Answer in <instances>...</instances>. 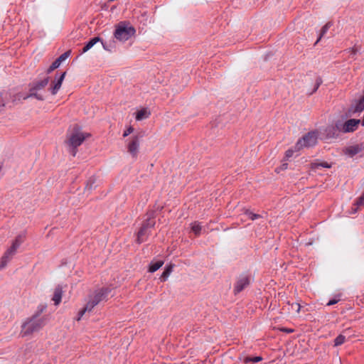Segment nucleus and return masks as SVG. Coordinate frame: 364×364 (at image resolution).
Segmentation results:
<instances>
[{"mask_svg": "<svg viewBox=\"0 0 364 364\" xmlns=\"http://www.w3.org/2000/svg\"><path fill=\"white\" fill-rule=\"evenodd\" d=\"M36 313L22 324L21 333L23 336H28L40 331L46 323V318L41 316V312Z\"/></svg>", "mask_w": 364, "mask_h": 364, "instance_id": "f257e3e1", "label": "nucleus"}, {"mask_svg": "<svg viewBox=\"0 0 364 364\" xmlns=\"http://www.w3.org/2000/svg\"><path fill=\"white\" fill-rule=\"evenodd\" d=\"M90 136V134L82 132L78 127L74 128L68 139V143L70 146V153L73 156L77 154V148Z\"/></svg>", "mask_w": 364, "mask_h": 364, "instance_id": "f03ea898", "label": "nucleus"}, {"mask_svg": "<svg viewBox=\"0 0 364 364\" xmlns=\"http://www.w3.org/2000/svg\"><path fill=\"white\" fill-rule=\"evenodd\" d=\"M26 238V233L22 232L18 235L12 242L11 246L5 252L4 255L0 260V270L4 269L8 262L12 259L16 252L17 249L23 242Z\"/></svg>", "mask_w": 364, "mask_h": 364, "instance_id": "7ed1b4c3", "label": "nucleus"}, {"mask_svg": "<svg viewBox=\"0 0 364 364\" xmlns=\"http://www.w3.org/2000/svg\"><path fill=\"white\" fill-rule=\"evenodd\" d=\"M134 27L126 25L121 22L116 27L114 33V38L120 41H126L129 40L135 33Z\"/></svg>", "mask_w": 364, "mask_h": 364, "instance_id": "20e7f679", "label": "nucleus"}, {"mask_svg": "<svg viewBox=\"0 0 364 364\" xmlns=\"http://www.w3.org/2000/svg\"><path fill=\"white\" fill-rule=\"evenodd\" d=\"M316 142L317 134L314 132H309L298 140L294 148L296 151H299L303 148L314 146Z\"/></svg>", "mask_w": 364, "mask_h": 364, "instance_id": "39448f33", "label": "nucleus"}, {"mask_svg": "<svg viewBox=\"0 0 364 364\" xmlns=\"http://www.w3.org/2000/svg\"><path fill=\"white\" fill-rule=\"evenodd\" d=\"M155 225V221L151 216H149L146 221L143 223L140 230L137 233L136 242L141 244L146 240L149 235L150 228Z\"/></svg>", "mask_w": 364, "mask_h": 364, "instance_id": "423d86ee", "label": "nucleus"}, {"mask_svg": "<svg viewBox=\"0 0 364 364\" xmlns=\"http://www.w3.org/2000/svg\"><path fill=\"white\" fill-rule=\"evenodd\" d=\"M48 82L49 78L46 77L43 80L34 83L29 90V94L23 97V99L26 100L29 97H35L38 100H43V96L38 93V91L43 89L48 84Z\"/></svg>", "mask_w": 364, "mask_h": 364, "instance_id": "0eeeda50", "label": "nucleus"}, {"mask_svg": "<svg viewBox=\"0 0 364 364\" xmlns=\"http://www.w3.org/2000/svg\"><path fill=\"white\" fill-rule=\"evenodd\" d=\"M109 293L110 289L109 288H102L96 291L95 294L90 297V299L94 301V305H97L101 301H106Z\"/></svg>", "mask_w": 364, "mask_h": 364, "instance_id": "6e6552de", "label": "nucleus"}, {"mask_svg": "<svg viewBox=\"0 0 364 364\" xmlns=\"http://www.w3.org/2000/svg\"><path fill=\"white\" fill-rule=\"evenodd\" d=\"M250 283V278L247 275H241L237 279L235 287L234 292L235 294H238L245 289Z\"/></svg>", "mask_w": 364, "mask_h": 364, "instance_id": "1a4fd4ad", "label": "nucleus"}, {"mask_svg": "<svg viewBox=\"0 0 364 364\" xmlns=\"http://www.w3.org/2000/svg\"><path fill=\"white\" fill-rule=\"evenodd\" d=\"M364 110V100L361 98L355 102V104L352 105L351 107L348 109V115L349 117L355 116L356 114H360Z\"/></svg>", "mask_w": 364, "mask_h": 364, "instance_id": "9d476101", "label": "nucleus"}, {"mask_svg": "<svg viewBox=\"0 0 364 364\" xmlns=\"http://www.w3.org/2000/svg\"><path fill=\"white\" fill-rule=\"evenodd\" d=\"M139 146V139L138 136H134L132 138L130 142L128 144V151L132 156H136L138 153Z\"/></svg>", "mask_w": 364, "mask_h": 364, "instance_id": "9b49d317", "label": "nucleus"}, {"mask_svg": "<svg viewBox=\"0 0 364 364\" xmlns=\"http://www.w3.org/2000/svg\"><path fill=\"white\" fill-rule=\"evenodd\" d=\"M360 119H350L347 120L343 126L342 131L343 132H351L356 129L358 125L360 123Z\"/></svg>", "mask_w": 364, "mask_h": 364, "instance_id": "f8f14e48", "label": "nucleus"}, {"mask_svg": "<svg viewBox=\"0 0 364 364\" xmlns=\"http://www.w3.org/2000/svg\"><path fill=\"white\" fill-rule=\"evenodd\" d=\"M66 73L64 72L60 77L54 82L53 85L50 87V91L53 95H55L58 91L60 90L62 82L64 80Z\"/></svg>", "mask_w": 364, "mask_h": 364, "instance_id": "ddd939ff", "label": "nucleus"}, {"mask_svg": "<svg viewBox=\"0 0 364 364\" xmlns=\"http://www.w3.org/2000/svg\"><path fill=\"white\" fill-rule=\"evenodd\" d=\"M94 304H95L94 301L90 299V300L88 301V302L87 303L85 306L81 311H79L77 321L80 320L82 316L86 312H90L92 310V309L96 306V305H94Z\"/></svg>", "mask_w": 364, "mask_h": 364, "instance_id": "4468645a", "label": "nucleus"}, {"mask_svg": "<svg viewBox=\"0 0 364 364\" xmlns=\"http://www.w3.org/2000/svg\"><path fill=\"white\" fill-rule=\"evenodd\" d=\"M362 151V146L360 145H354L349 146L346 149V154L353 157L358 154Z\"/></svg>", "mask_w": 364, "mask_h": 364, "instance_id": "2eb2a0df", "label": "nucleus"}, {"mask_svg": "<svg viewBox=\"0 0 364 364\" xmlns=\"http://www.w3.org/2000/svg\"><path fill=\"white\" fill-rule=\"evenodd\" d=\"M63 290L60 287H58L55 289L53 301H54L55 305H58L61 301Z\"/></svg>", "mask_w": 364, "mask_h": 364, "instance_id": "dca6fc26", "label": "nucleus"}, {"mask_svg": "<svg viewBox=\"0 0 364 364\" xmlns=\"http://www.w3.org/2000/svg\"><path fill=\"white\" fill-rule=\"evenodd\" d=\"M101 41V38L100 37H95L92 38L89 42L87 43V44L84 46L82 50V53H86L88 51L90 48H92L94 45H95L97 42Z\"/></svg>", "mask_w": 364, "mask_h": 364, "instance_id": "f3484780", "label": "nucleus"}, {"mask_svg": "<svg viewBox=\"0 0 364 364\" xmlns=\"http://www.w3.org/2000/svg\"><path fill=\"white\" fill-rule=\"evenodd\" d=\"M173 266L172 264H170L166 268V269L164 271V272L162 273L159 278L161 282H165L167 279V278L173 271Z\"/></svg>", "mask_w": 364, "mask_h": 364, "instance_id": "a211bd4d", "label": "nucleus"}, {"mask_svg": "<svg viewBox=\"0 0 364 364\" xmlns=\"http://www.w3.org/2000/svg\"><path fill=\"white\" fill-rule=\"evenodd\" d=\"M150 113L146 109H142L136 112V119L138 121L148 118Z\"/></svg>", "mask_w": 364, "mask_h": 364, "instance_id": "6ab92c4d", "label": "nucleus"}, {"mask_svg": "<svg viewBox=\"0 0 364 364\" xmlns=\"http://www.w3.org/2000/svg\"><path fill=\"white\" fill-rule=\"evenodd\" d=\"M331 22H328L327 23H326L323 28H321V33L319 34V36L318 38V39L316 40L315 44H317L321 40V38L324 36V35L327 33V31H328V29L330 28V27L331 26Z\"/></svg>", "mask_w": 364, "mask_h": 364, "instance_id": "aec40b11", "label": "nucleus"}, {"mask_svg": "<svg viewBox=\"0 0 364 364\" xmlns=\"http://www.w3.org/2000/svg\"><path fill=\"white\" fill-rule=\"evenodd\" d=\"M163 264L164 262L161 260L151 263L149 267V272H154L157 271Z\"/></svg>", "mask_w": 364, "mask_h": 364, "instance_id": "412c9836", "label": "nucleus"}, {"mask_svg": "<svg viewBox=\"0 0 364 364\" xmlns=\"http://www.w3.org/2000/svg\"><path fill=\"white\" fill-rule=\"evenodd\" d=\"M102 43V47L105 50L108 51H112L115 48V45L114 41H109V42H103L100 41Z\"/></svg>", "mask_w": 364, "mask_h": 364, "instance_id": "4be33fe9", "label": "nucleus"}, {"mask_svg": "<svg viewBox=\"0 0 364 364\" xmlns=\"http://www.w3.org/2000/svg\"><path fill=\"white\" fill-rule=\"evenodd\" d=\"M191 230L196 235H198L201 231V225L198 222H194L191 224Z\"/></svg>", "mask_w": 364, "mask_h": 364, "instance_id": "5701e85b", "label": "nucleus"}, {"mask_svg": "<svg viewBox=\"0 0 364 364\" xmlns=\"http://www.w3.org/2000/svg\"><path fill=\"white\" fill-rule=\"evenodd\" d=\"M346 341V336L343 334L338 335L334 340V346H338L344 343Z\"/></svg>", "mask_w": 364, "mask_h": 364, "instance_id": "b1692460", "label": "nucleus"}, {"mask_svg": "<svg viewBox=\"0 0 364 364\" xmlns=\"http://www.w3.org/2000/svg\"><path fill=\"white\" fill-rule=\"evenodd\" d=\"M71 51L68 50L60 55L56 60H59L58 62L61 64V63L65 60L70 55Z\"/></svg>", "mask_w": 364, "mask_h": 364, "instance_id": "393cba45", "label": "nucleus"}, {"mask_svg": "<svg viewBox=\"0 0 364 364\" xmlns=\"http://www.w3.org/2000/svg\"><path fill=\"white\" fill-rule=\"evenodd\" d=\"M59 60H55L51 65L48 68L47 72L48 73H51L52 71H53L55 69L58 68L60 65V63L58 62Z\"/></svg>", "mask_w": 364, "mask_h": 364, "instance_id": "a878e982", "label": "nucleus"}, {"mask_svg": "<svg viewBox=\"0 0 364 364\" xmlns=\"http://www.w3.org/2000/svg\"><path fill=\"white\" fill-rule=\"evenodd\" d=\"M245 214L252 220H255L256 219H258V218H261V215H259V214H255V213H252L251 211L250 210H247L245 212Z\"/></svg>", "mask_w": 364, "mask_h": 364, "instance_id": "bb28decb", "label": "nucleus"}, {"mask_svg": "<svg viewBox=\"0 0 364 364\" xmlns=\"http://www.w3.org/2000/svg\"><path fill=\"white\" fill-rule=\"evenodd\" d=\"M290 306L292 311H295L296 313L300 311L301 306L299 303H292L290 304Z\"/></svg>", "mask_w": 364, "mask_h": 364, "instance_id": "cd10ccee", "label": "nucleus"}, {"mask_svg": "<svg viewBox=\"0 0 364 364\" xmlns=\"http://www.w3.org/2000/svg\"><path fill=\"white\" fill-rule=\"evenodd\" d=\"M319 167L330 168L331 166L327 162H321L314 164V168H318Z\"/></svg>", "mask_w": 364, "mask_h": 364, "instance_id": "c85d7f7f", "label": "nucleus"}, {"mask_svg": "<svg viewBox=\"0 0 364 364\" xmlns=\"http://www.w3.org/2000/svg\"><path fill=\"white\" fill-rule=\"evenodd\" d=\"M95 178H90L87 183L85 188L87 190H91L92 188L93 184L95 183Z\"/></svg>", "mask_w": 364, "mask_h": 364, "instance_id": "c756f323", "label": "nucleus"}, {"mask_svg": "<svg viewBox=\"0 0 364 364\" xmlns=\"http://www.w3.org/2000/svg\"><path fill=\"white\" fill-rule=\"evenodd\" d=\"M321 82H322V80L321 78L318 77L316 79V84L314 85V88L313 91L311 92V94L314 93V92H316L317 90V89L318 88V87L320 86Z\"/></svg>", "mask_w": 364, "mask_h": 364, "instance_id": "7c9ffc66", "label": "nucleus"}, {"mask_svg": "<svg viewBox=\"0 0 364 364\" xmlns=\"http://www.w3.org/2000/svg\"><path fill=\"white\" fill-rule=\"evenodd\" d=\"M239 359L240 360H242L245 363H247L249 362H252V358L251 357H248V356H245L243 358L242 356H240L239 358Z\"/></svg>", "mask_w": 364, "mask_h": 364, "instance_id": "2f4dec72", "label": "nucleus"}, {"mask_svg": "<svg viewBox=\"0 0 364 364\" xmlns=\"http://www.w3.org/2000/svg\"><path fill=\"white\" fill-rule=\"evenodd\" d=\"M133 131H134V129L132 127H129L126 131H124V132L123 134V136L124 137L127 136L131 133H132Z\"/></svg>", "mask_w": 364, "mask_h": 364, "instance_id": "473e14b6", "label": "nucleus"}, {"mask_svg": "<svg viewBox=\"0 0 364 364\" xmlns=\"http://www.w3.org/2000/svg\"><path fill=\"white\" fill-rule=\"evenodd\" d=\"M296 151L295 149L293 150V149H289L286 151V154H285V157L287 159H289L290 157L292 156L293 154H294V151Z\"/></svg>", "mask_w": 364, "mask_h": 364, "instance_id": "72a5a7b5", "label": "nucleus"}, {"mask_svg": "<svg viewBox=\"0 0 364 364\" xmlns=\"http://www.w3.org/2000/svg\"><path fill=\"white\" fill-rule=\"evenodd\" d=\"M288 164L287 163H283L279 168H277L276 170L277 172H279L282 170H285L287 168Z\"/></svg>", "mask_w": 364, "mask_h": 364, "instance_id": "f704fd0d", "label": "nucleus"}, {"mask_svg": "<svg viewBox=\"0 0 364 364\" xmlns=\"http://www.w3.org/2000/svg\"><path fill=\"white\" fill-rule=\"evenodd\" d=\"M262 360V358L261 356H256L254 358H252V362L253 363H257Z\"/></svg>", "mask_w": 364, "mask_h": 364, "instance_id": "c9c22d12", "label": "nucleus"}, {"mask_svg": "<svg viewBox=\"0 0 364 364\" xmlns=\"http://www.w3.org/2000/svg\"><path fill=\"white\" fill-rule=\"evenodd\" d=\"M338 302L337 299H331L327 303V306H331L336 304Z\"/></svg>", "mask_w": 364, "mask_h": 364, "instance_id": "e433bc0d", "label": "nucleus"}, {"mask_svg": "<svg viewBox=\"0 0 364 364\" xmlns=\"http://www.w3.org/2000/svg\"><path fill=\"white\" fill-rule=\"evenodd\" d=\"M287 332H292V330L287 329Z\"/></svg>", "mask_w": 364, "mask_h": 364, "instance_id": "4c0bfd02", "label": "nucleus"}]
</instances>
